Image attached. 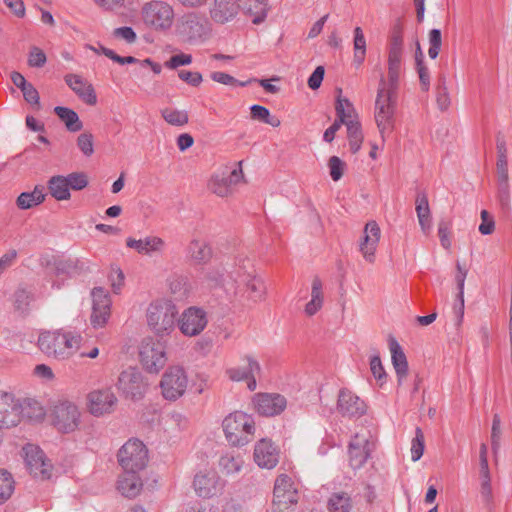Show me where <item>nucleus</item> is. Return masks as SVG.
<instances>
[{
	"label": "nucleus",
	"mask_w": 512,
	"mask_h": 512,
	"mask_svg": "<svg viewBox=\"0 0 512 512\" xmlns=\"http://www.w3.org/2000/svg\"><path fill=\"white\" fill-rule=\"evenodd\" d=\"M223 285L225 291L236 298L247 297L254 302L264 298L263 281L256 275L252 261L244 256L235 259L234 266L229 272V281Z\"/></svg>",
	"instance_id": "nucleus-1"
},
{
	"label": "nucleus",
	"mask_w": 512,
	"mask_h": 512,
	"mask_svg": "<svg viewBox=\"0 0 512 512\" xmlns=\"http://www.w3.org/2000/svg\"><path fill=\"white\" fill-rule=\"evenodd\" d=\"M82 341L83 337L80 333L60 328L41 331L37 346L48 358L66 361L81 350Z\"/></svg>",
	"instance_id": "nucleus-2"
},
{
	"label": "nucleus",
	"mask_w": 512,
	"mask_h": 512,
	"mask_svg": "<svg viewBox=\"0 0 512 512\" xmlns=\"http://www.w3.org/2000/svg\"><path fill=\"white\" fill-rule=\"evenodd\" d=\"M212 25L205 13L192 10L181 15L175 23V35L186 44L206 42L212 35Z\"/></svg>",
	"instance_id": "nucleus-3"
},
{
	"label": "nucleus",
	"mask_w": 512,
	"mask_h": 512,
	"mask_svg": "<svg viewBox=\"0 0 512 512\" xmlns=\"http://www.w3.org/2000/svg\"><path fill=\"white\" fill-rule=\"evenodd\" d=\"M178 311L176 306L165 298L151 301L146 309V323L158 337L169 336L176 327Z\"/></svg>",
	"instance_id": "nucleus-4"
},
{
	"label": "nucleus",
	"mask_w": 512,
	"mask_h": 512,
	"mask_svg": "<svg viewBox=\"0 0 512 512\" xmlns=\"http://www.w3.org/2000/svg\"><path fill=\"white\" fill-rule=\"evenodd\" d=\"M222 429L230 445L243 447L254 438L256 423L251 414L244 411H234L224 417Z\"/></svg>",
	"instance_id": "nucleus-5"
},
{
	"label": "nucleus",
	"mask_w": 512,
	"mask_h": 512,
	"mask_svg": "<svg viewBox=\"0 0 512 512\" xmlns=\"http://www.w3.org/2000/svg\"><path fill=\"white\" fill-rule=\"evenodd\" d=\"M395 90L388 89L381 79L375 101V122L383 142L395 127L396 97Z\"/></svg>",
	"instance_id": "nucleus-6"
},
{
	"label": "nucleus",
	"mask_w": 512,
	"mask_h": 512,
	"mask_svg": "<svg viewBox=\"0 0 512 512\" xmlns=\"http://www.w3.org/2000/svg\"><path fill=\"white\" fill-rule=\"evenodd\" d=\"M82 412L76 402L68 398L53 402L48 410L50 424L60 433L69 434L79 429Z\"/></svg>",
	"instance_id": "nucleus-7"
},
{
	"label": "nucleus",
	"mask_w": 512,
	"mask_h": 512,
	"mask_svg": "<svg viewBox=\"0 0 512 512\" xmlns=\"http://www.w3.org/2000/svg\"><path fill=\"white\" fill-rule=\"evenodd\" d=\"M244 180L241 162L224 165L215 170L207 183L208 190L221 198L233 195L235 187Z\"/></svg>",
	"instance_id": "nucleus-8"
},
{
	"label": "nucleus",
	"mask_w": 512,
	"mask_h": 512,
	"mask_svg": "<svg viewBox=\"0 0 512 512\" xmlns=\"http://www.w3.org/2000/svg\"><path fill=\"white\" fill-rule=\"evenodd\" d=\"M143 23L154 31L166 32L175 21V11L171 4L162 0H151L141 7Z\"/></svg>",
	"instance_id": "nucleus-9"
},
{
	"label": "nucleus",
	"mask_w": 512,
	"mask_h": 512,
	"mask_svg": "<svg viewBox=\"0 0 512 512\" xmlns=\"http://www.w3.org/2000/svg\"><path fill=\"white\" fill-rule=\"evenodd\" d=\"M189 387V376L186 369L180 364L167 367L159 381L161 396L170 402L182 398Z\"/></svg>",
	"instance_id": "nucleus-10"
},
{
	"label": "nucleus",
	"mask_w": 512,
	"mask_h": 512,
	"mask_svg": "<svg viewBox=\"0 0 512 512\" xmlns=\"http://www.w3.org/2000/svg\"><path fill=\"white\" fill-rule=\"evenodd\" d=\"M168 361L167 345L164 341L147 337L139 346V362L149 374H159Z\"/></svg>",
	"instance_id": "nucleus-11"
},
{
	"label": "nucleus",
	"mask_w": 512,
	"mask_h": 512,
	"mask_svg": "<svg viewBox=\"0 0 512 512\" xmlns=\"http://www.w3.org/2000/svg\"><path fill=\"white\" fill-rule=\"evenodd\" d=\"M89 184L88 176L84 172H72L67 175H53L47 181L50 196L56 201H69L71 190L81 191Z\"/></svg>",
	"instance_id": "nucleus-12"
},
{
	"label": "nucleus",
	"mask_w": 512,
	"mask_h": 512,
	"mask_svg": "<svg viewBox=\"0 0 512 512\" xmlns=\"http://www.w3.org/2000/svg\"><path fill=\"white\" fill-rule=\"evenodd\" d=\"M298 498V490L293 480L288 475L281 474L275 480L271 511L293 512Z\"/></svg>",
	"instance_id": "nucleus-13"
},
{
	"label": "nucleus",
	"mask_w": 512,
	"mask_h": 512,
	"mask_svg": "<svg viewBox=\"0 0 512 512\" xmlns=\"http://www.w3.org/2000/svg\"><path fill=\"white\" fill-rule=\"evenodd\" d=\"M85 409L93 417L100 418L112 414L118 399L109 387L95 388L85 395Z\"/></svg>",
	"instance_id": "nucleus-14"
},
{
	"label": "nucleus",
	"mask_w": 512,
	"mask_h": 512,
	"mask_svg": "<svg viewBox=\"0 0 512 512\" xmlns=\"http://www.w3.org/2000/svg\"><path fill=\"white\" fill-rule=\"evenodd\" d=\"M118 461L123 471L143 473L148 463V451L141 441L131 439L119 450Z\"/></svg>",
	"instance_id": "nucleus-15"
},
{
	"label": "nucleus",
	"mask_w": 512,
	"mask_h": 512,
	"mask_svg": "<svg viewBox=\"0 0 512 512\" xmlns=\"http://www.w3.org/2000/svg\"><path fill=\"white\" fill-rule=\"evenodd\" d=\"M403 56V37L399 30L393 33L388 44L387 80L382 78L386 82V87L388 89L396 90L398 86L402 69Z\"/></svg>",
	"instance_id": "nucleus-16"
},
{
	"label": "nucleus",
	"mask_w": 512,
	"mask_h": 512,
	"mask_svg": "<svg viewBox=\"0 0 512 512\" xmlns=\"http://www.w3.org/2000/svg\"><path fill=\"white\" fill-rule=\"evenodd\" d=\"M90 324L94 329L104 328L111 317L112 300L109 292L102 287L91 290Z\"/></svg>",
	"instance_id": "nucleus-17"
},
{
	"label": "nucleus",
	"mask_w": 512,
	"mask_h": 512,
	"mask_svg": "<svg viewBox=\"0 0 512 512\" xmlns=\"http://www.w3.org/2000/svg\"><path fill=\"white\" fill-rule=\"evenodd\" d=\"M374 441L368 431L356 433L348 446L349 464L353 469L362 468L370 458Z\"/></svg>",
	"instance_id": "nucleus-18"
},
{
	"label": "nucleus",
	"mask_w": 512,
	"mask_h": 512,
	"mask_svg": "<svg viewBox=\"0 0 512 512\" xmlns=\"http://www.w3.org/2000/svg\"><path fill=\"white\" fill-rule=\"evenodd\" d=\"M244 366H233L226 369L225 374L233 382L245 381L250 391L257 387L256 376L261 373V365L257 358L252 354H246L242 357Z\"/></svg>",
	"instance_id": "nucleus-19"
},
{
	"label": "nucleus",
	"mask_w": 512,
	"mask_h": 512,
	"mask_svg": "<svg viewBox=\"0 0 512 512\" xmlns=\"http://www.w3.org/2000/svg\"><path fill=\"white\" fill-rule=\"evenodd\" d=\"M23 458L30 474L38 479H49L53 466L44 452L36 445L27 444L23 447Z\"/></svg>",
	"instance_id": "nucleus-20"
},
{
	"label": "nucleus",
	"mask_w": 512,
	"mask_h": 512,
	"mask_svg": "<svg viewBox=\"0 0 512 512\" xmlns=\"http://www.w3.org/2000/svg\"><path fill=\"white\" fill-rule=\"evenodd\" d=\"M22 421L21 399L0 390V427L13 428Z\"/></svg>",
	"instance_id": "nucleus-21"
},
{
	"label": "nucleus",
	"mask_w": 512,
	"mask_h": 512,
	"mask_svg": "<svg viewBox=\"0 0 512 512\" xmlns=\"http://www.w3.org/2000/svg\"><path fill=\"white\" fill-rule=\"evenodd\" d=\"M239 14V5L236 0H211L207 9V18L213 25H228Z\"/></svg>",
	"instance_id": "nucleus-22"
},
{
	"label": "nucleus",
	"mask_w": 512,
	"mask_h": 512,
	"mask_svg": "<svg viewBox=\"0 0 512 512\" xmlns=\"http://www.w3.org/2000/svg\"><path fill=\"white\" fill-rule=\"evenodd\" d=\"M381 239V229L374 220L368 221L358 241V249L363 259L368 263H374L376 252Z\"/></svg>",
	"instance_id": "nucleus-23"
},
{
	"label": "nucleus",
	"mask_w": 512,
	"mask_h": 512,
	"mask_svg": "<svg viewBox=\"0 0 512 512\" xmlns=\"http://www.w3.org/2000/svg\"><path fill=\"white\" fill-rule=\"evenodd\" d=\"M207 324L208 317L206 312L194 306L185 309L178 320L179 330L187 337L199 335L206 328Z\"/></svg>",
	"instance_id": "nucleus-24"
},
{
	"label": "nucleus",
	"mask_w": 512,
	"mask_h": 512,
	"mask_svg": "<svg viewBox=\"0 0 512 512\" xmlns=\"http://www.w3.org/2000/svg\"><path fill=\"white\" fill-rule=\"evenodd\" d=\"M251 403L254 411L265 417L279 415L287 407L286 398L278 393H257Z\"/></svg>",
	"instance_id": "nucleus-25"
},
{
	"label": "nucleus",
	"mask_w": 512,
	"mask_h": 512,
	"mask_svg": "<svg viewBox=\"0 0 512 512\" xmlns=\"http://www.w3.org/2000/svg\"><path fill=\"white\" fill-rule=\"evenodd\" d=\"M117 387L126 397L135 399L143 396L147 384L137 368L129 367L120 374Z\"/></svg>",
	"instance_id": "nucleus-26"
},
{
	"label": "nucleus",
	"mask_w": 512,
	"mask_h": 512,
	"mask_svg": "<svg viewBox=\"0 0 512 512\" xmlns=\"http://www.w3.org/2000/svg\"><path fill=\"white\" fill-rule=\"evenodd\" d=\"M280 450L275 443L262 438L254 446L253 458L255 463L262 469H273L279 462Z\"/></svg>",
	"instance_id": "nucleus-27"
},
{
	"label": "nucleus",
	"mask_w": 512,
	"mask_h": 512,
	"mask_svg": "<svg viewBox=\"0 0 512 512\" xmlns=\"http://www.w3.org/2000/svg\"><path fill=\"white\" fill-rule=\"evenodd\" d=\"M337 409L342 416L360 417L367 411V405L356 393L343 389L338 395Z\"/></svg>",
	"instance_id": "nucleus-28"
},
{
	"label": "nucleus",
	"mask_w": 512,
	"mask_h": 512,
	"mask_svg": "<svg viewBox=\"0 0 512 512\" xmlns=\"http://www.w3.org/2000/svg\"><path fill=\"white\" fill-rule=\"evenodd\" d=\"M126 246L140 255L152 256L162 254L166 248V242L159 236L148 235L140 239L128 237Z\"/></svg>",
	"instance_id": "nucleus-29"
},
{
	"label": "nucleus",
	"mask_w": 512,
	"mask_h": 512,
	"mask_svg": "<svg viewBox=\"0 0 512 512\" xmlns=\"http://www.w3.org/2000/svg\"><path fill=\"white\" fill-rule=\"evenodd\" d=\"M68 87L89 106L97 104V95L93 85L79 74L70 73L64 77Z\"/></svg>",
	"instance_id": "nucleus-30"
},
{
	"label": "nucleus",
	"mask_w": 512,
	"mask_h": 512,
	"mask_svg": "<svg viewBox=\"0 0 512 512\" xmlns=\"http://www.w3.org/2000/svg\"><path fill=\"white\" fill-rule=\"evenodd\" d=\"M389 350L391 353V362L396 374L397 384L398 386H402L409 373L406 355L400 344L395 339H391L389 341Z\"/></svg>",
	"instance_id": "nucleus-31"
},
{
	"label": "nucleus",
	"mask_w": 512,
	"mask_h": 512,
	"mask_svg": "<svg viewBox=\"0 0 512 512\" xmlns=\"http://www.w3.org/2000/svg\"><path fill=\"white\" fill-rule=\"evenodd\" d=\"M336 121L341 125H351L358 123L359 116L352 102L342 95V90L337 89V98L335 104Z\"/></svg>",
	"instance_id": "nucleus-32"
},
{
	"label": "nucleus",
	"mask_w": 512,
	"mask_h": 512,
	"mask_svg": "<svg viewBox=\"0 0 512 512\" xmlns=\"http://www.w3.org/2000/svg\"><path fill=\"white\" fill-rule=\"evenodd\" d=\"M143 487L142 472L123 471L117 484L118 491L125 497L133 498L139 495Z\"/></svg>",
	"instance_id": "nucleus-33"
},
{
	"label": "nucleus",
	"mask_w": 512,
	"mask_h": 512,
	"mask_svg": "<svg viewBox=\"0 0 512 512\" xmlns=\"http://www.w3.org/2000/svg\"><path fill=\"white\" fill-rule=\"evenodd\" d=\"M219 477L213 471L199 472L195 475L193 487L200 497H209L218 490Z\"/></svg>",
	"instance_id": "nucleus-34"
},
{
	"label": "nucleus",
	"mask_w": 512,
	"mask_h": 512,
	"mask_svg": "<svg viewBox=\"0 0 512 512\" xmlns=\"http://www.w3.org/2000/svg\"><path fill=\"white\" fill-rule=\"evenodd\" d=\"M239 9L243 11L252 19L254 24L262 23L268 13V0H236Z\"/></svg>",
	"instance_id": "nucleus-35"
},
{
	"label": "nucleus",
	"mask_w": 512,
	"mask_h": 512,
	"mask_svg": "<svg viewBox=\"0 0 512 512\" xmlns=\"http://www.w3.org/2000/svg\"><path fill=\"white\" fill-rule=\"evenodd\" d=\"M187 258L194 264H206L212 258V249L204 240L194 239L187 246Z\"/></svg>",
	"instance_id": "nucleus-36"
},
{
	"label": "nucleus",
	"mask_w": 512,
	"mask_h": 512,
	"mask_svg": "<svg viewBox=\"0 0 512 512\" xmlns=\"http://www.w3.org/2000/svg\"><path fill=\"white\" fill-rule=\"evenodd\" d=\"M415 211L421 231L428 235L432 228V216L428 198L425 194L417 195L415 199Z\"/></svg>",
	"instance_id": "nucleus-37"
},
{
	"label": "nucleus",
	"mask_w": 512,
	"mask_h": 512,
	"mask_svg": "<svg viewBox=\"0 0 512 512\" xmlns=\"http://www.w3.org/2000/svg\"><path fill=\"white\" fill-rule=\"evenodd\" d=\"M353 507V499L351 495L345 491L331 493L326 503L328 512H352Z\"/></svg>",
	"instance_id": "nucleus-38"
},
{
	"label": "nucleus",
	"mask_w": 512,
	"mask_h": 512,
	"mask_svg": "<svg viewBox=\"0 0 512 512\" xmlns=\"http://www.w3.org/2000/svg\"><path fill=\"white\" fill-rule=\"evenodd\" d=\"M311 298L305 305L304 312L307 316L311 317L318 313L323 307L324 293L322 281L315 277L311 282Z\"/></svg>",
	"instance_id": "nucleus-39"
},
{
	"label": "nucleus",
	"mask_w": 512,
	"mask_h": 512,
	"mask_svg": "<svg viewBox=\"0 0 512 512\" xmlns=\"http://www.w3.org/2000/svg\"><path fill=\"white\" fill-rule=\"evenodd\" d=\"M45 198L46 195L43 193V188L35 186L33 191L21 193L16 203L20 209L26 210L43 203Z\"/></svg>",
	"instance_id": "nucleus-40"
},
{
	"label": "nucleus",
	"mask_w": 512,
	"mask_h": 512,
	"mask_svg": "<svg viewBox=\"0 0 512 512\" xmlns=\"http://www.w3.org/2000/svg\"><path fill=\"white\" fill-rule=\"evenodd\" d=\"M54 112L65 124L67 130L77 132L82 129L83 124L74 110L67 107L57 106L54 108Z\"/></svg>",
	"instance_id": "nucleus-41"
},
{
	"label": "nucleus",
	"mask_w": 512,
	"mask_h": 512,
	"mask_svg": "<svg viewBox=\"0 0 512 512\" xmlns=\"http://www.w3.org/2000/svg\"><path fill=\"white\" fill-rule=\"evenodd\" d=\"M22 420L41 421L45 417L44 407L36 400H21Z\"/></svg>",
	"instance_id": "nucleus-42"
},
{
	"label": "nucleus",
	"mask_w": 512,
	"mask_h": 512,
	"mask_svg": "<svg viewBox=\"0 0 512 512\" xmlns=\"http://www.w3.org/2000/svg\"><path fill=\"white\" fill-rule=\"evenodd\" d=\"M347 139L350 151L355 154L362 146L364 135L360 122L351 125H346Z\"/></svg>",
	"instance_id": "nucleus-43"
},
{
	"label": "nucleus",
	"mask_w": 512,
	"mask_h": 512,
	"mask_svg": "<svg viewBox=\"0 0 512 512\" xmlns=\"http://www.w3.org/2000/svg\"><path fill=\"white\" fill-rule=\"evenodd\" d=\"M369 367L377 386L382 388L387 383L388 374L383 366L379 354H375L370 357Z\"/></svg>",
	"instance_id": "nucleus-44"
},
{
	"label": "nucleus",
	"mask_w": 512,
	"mask_h": 512,
	"mask_svg": "<svg viewBox=\"0 0 512 512\" xmlns=\"http://www.w3.org/2000/svg\"><path fill=\"white\" fill-rule=\"evenodd\" d=\"M222 472L226 475H234L242 470L244 460L241 456L224 455L219 461Z\"/></svg>",
	"instance_id": "nucleus-45"
},
{
	"label": "nucleus",
	"mask_w": 512,
	"mask_h": 512,
	"mask_svg": "<svg viewBox=\"0 0 512 512\" xmlns=\"http://www.w3.org/2000/svg\"><path fill=\"white\" fill-rule=\"evenodd\" d=\"M251 117L255 120L262 121L272 127H279L281 124V121L278 117L272 116L270 114V111L261 105L255 104L251 106Z\"/></svg>",
	"instance_id": "nucleus-46"
},
{
	"label": "nucleus",
	"mask_w": 512,
	"mask_h": 512,
	"mask_svg": "<svg viewBox=\"0 0 512 512\" xmlns=\"http://www.w3.org/2000/svg\"><path fill=\"white\" fill-rule=\"evenodd\" d=\"M161 115L163 119L172 126H184L188 123V114L186 111L173 109V108H165L161 111Z\"/></svg>",
	"instance_id": "nucleus-47"
},
{
	"label": "nucleus",
	"mask_w": 512,
	"mask_h": 512,
	"mask_svg": "<svg viewBox=\"0 0 512 512\" xmlns=\"http://www.w3.org/2000/svg\"><path fill=\"white\" fill-rule=\"evenodd\" d=\"M354 62L361 65L366 56V39L360 27L354 29Z\"/></svg>",
	"instance_id": "nucleus-48"
},
{
	"label": "nucleus",
	"mask_w": 512,
	"mask_h": 512,
	"mask_svg": "<svg viewBox=\"0 0 512 512\" xmlns=\"http://www.w3.org/2000/svg\"><path fill=\"white\" fill-rule=\"evenodd\" d=\"M467 273H468V270L466 269L464 264L457 261L456 262L455 281L457 283V288H458V299L460 302L461 316L463 315V310H464V286H465V280L467 277Z\"/></svg>",
	"instance_id": "nucleus-49"
},
{
	"label": "nucleus",
	"mask_w": 512,
	"mask_h": 512,
	"mask_svg": "<svg viewBox=\"0 0 512 512\" xmlns=\"http://www.w3.org/2000/svg\"><path fill=\"white\" fill-rule=\"evenodd\" d=\"M425 449V437L421 428L415 429V437L411 441V460L416 462L423 456Z\"/></svg>",
	"instance_id": "nucleus-50"
},
{
	"label": "nucleus",
	"mask_w": 512,
	"mask_h": 512,
	"mask_svg": "<svg viewBox=\"0 0 512 512\" xmlns=\"http://www.w3.org/2000/svg\"><path fill=\"white\" fill-rule=\"evenodd\" d=\"M14 491V481L10 473L0 471V503L8 500Z\"/></svg>",
	"instance_id": "nucleus-51"
},
{
	"label": "nucleus",
	"mask_w": 512,
	"mask_h": 512,
	"mask_svg": "<svg viewBox=\"0 0 512 512\" xmlns=\"http://www.w3.org/2000/svg\"><path fill=\"white\" fill-rule=\"evenodd\" d=\"M329 174L333 181H339L345 173L346 163L338 156H332L328 160Z\"/></svg>",
	"instance_id": "nucleus-52"
},
{
	"label": "nucleus",
	"mask_w": 512,
	"mask_h": 512,
	"mask_svg": "<svg viewBox=\"0 0 512 512\" xmlns=\"http://www.w3.org/2000/svg\"><path fill=\"white\" fill-rule=\"evenodd\" d=\"M203 282L210 288H215L223 284V274L217 267H210L203 273Z\"/></svg>",
	"instance_id": "nucleus-53"
},
{
	"label": "nucleus",
	"mask_w": 512,
	"mask_h": 512,
	"mask_svg": "<svg viewBox=\"0 0 512 512\" xmlns=\"http://www.w3.org/2000/svg\"><path fill=\"white\" fill-rule=\"evenodd\" d=\"M108 279L112 291L119 294L124 287L125 276L123 271L118 266L111 267Z\"/></svg>",
	"instance_id": "nucleus-54"
},
{
	"label": "nucleus",
	"mask_w": 512,
	"mask_h": 512,
	"mask_svg": "<svg viewBox=\"0 0 512 512\" xmlns=\"http://www.w3.org/2000/svg\"><path fill=\"white\" fill-rule=\"evenodd\" d=\"M442 45V36L439 29H432L429 32V49L428 55L431 59H436L439 55Z\"/></svg>",
	"instance_id": "nucleus-55"
},
{
	"label": "nucleus",
	"mask_w": 512,
	"mask_h": 512,
	"mask_svg": "<svg viewBox=\"0 0 512 512\" xmlns=\"http://www.w3.org/2000/svg\"><path fill=\"white\" fill-rule=\"evenodd\" d=\"M77 146L85 156L94 153V137L90 132H83L77 137Z\"/></svg>",
	"instance_id": "nucleus-56"
},
{
	"label": "nucleus",
	"mask_w": 512,
	"mask_h": 512,
	"mask_svg": "<svg viewBox=\"0 0 512 512\" xmlns=\"http://www.w3.org/2000/svg\"><path fill=\"white\" fill-rule=\"evenodd\" d=\"M46 61H47L46 54L44 53V51L41 48H39L37 46H32L30 48V51L28 54V59H27L29 66L40 68L45 65Z\"/></svg>",
	"instance_id": "nucleus-57"
},
{
	"label": "nucleus",
	"mask_w": 512,
	"mask_h": 512,
	"mask_svg": "<svg viewBox=\"0 0 512 512\" xmlns=\"http://www.w3.org/2000/svg\"><path fill=\"white\" fill-rule=\"evenodd\" d=\"M169 291L176 298H183L187 294L186 282L182 277H172L168 280Z\"/></svg>",
	"instance_id": "nucleus-58"
},
{
	"label": "nucleus",
	"mask_w": 512,
	"mask_h": 512,
	"mask_svg": "<svg viewBox=\"0 0 512 512\" xmlns=\"http://www.w3.org/2000/svg\"><path fill=\"white\" fill-rule=\"evenodd\" d=\"M480 475H481V492L482 495L486 498H491L492 496V488H491V477L489 471V464L480 465Z\"/></svg>",
	"instance_id": "nucleus-59"
},
{
	"label": "nucleus",
	"mask_w": 512,
	"mask_h": 512,
	"mask_svg": "<svg viewBox=\"0 0 512 512\" xmlns=\"http://www.w3.org/2000/svg\"><path fill=\"white\" fill-rule=\"evenodd\" d=\"M210 77L213 81L227 86H246L248 84V82H240L233 76L220 71L212 72Z\"/></svg>",
	"instance_id": "nucleus-60"
},
{
	"label": "nucleus",
	"mask_w": 512,
	"mask_h": 512,
	"mask_svg": "<svg viewBox=\"0 0 512 512\" xmlns=\"http://www.w3.org/2000/svg\"><path fill=\"white\" fill-rule=\"evenodd\" d=\"M416 70L419 76L421 89L423 91H428L430 87V73L421 58H416Z\"/></svg>",
	"instance_id": "nucleus-61"
},
{
	"label": "nucleus",
	"mask_w": 512,
	"mask_h": 512,
	"mask_svg": "<svg viewBox=\"0 0 512 512\" xmlns=\"http://www.w3.org/2000/svg\"><path fill=\"white\" fill-rule=\"evenodd\" d=\"M32 301L33 295L25 289H19L15 293V305L21 311H26Z\"/></svg>",
	"instance_id": "nucleus-62"
},
{
	"label": "nucleus",
	"mask_w": 512,
	"mask_h": 512,
	"mask_svg": "<svg viewBox=\"0 0 512 512\" xmlns=\"http://www.w3.org/2000/svg\"><path fill=\"white\" fill-rule=\"evenodd\" d=\"M481 224L479 225V232L482 235H490L494 232L495 222L491 215L486 210L481 211Z\"/></svg>",
	"instance_id": "nucleus-63"
},
{
	"label": "nucleus",
	"mask_w": 512,
	"mask_h": 512,
	"mask_svg": "<svg viewBox=\"0 0 512 512\" xmlns=\"http://www.w3.org/2000/svg\"><path fill=\"white\" fill-rule=\"evenodd\" d=\"M185 512H217V508L208 502L195 501L187 505Z\"/></svg>",
	"instance_id": "nucleus-64"
}]
</instances>
